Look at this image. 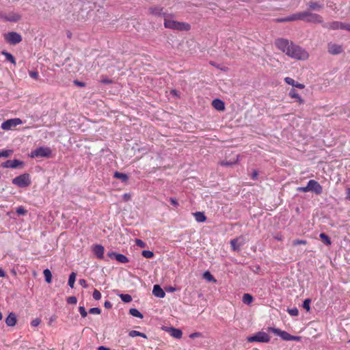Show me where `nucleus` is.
Segmentation results:
<instances>
[{"mask_svg": "<svg viewBox=\"0 0 350 350\" xmlns=\"http://www.w3.org/2000/svg\"><path fill=\"white\" fill-rule=\"evenodd\" d=\"M129 314L135 317H138L140 319L143 318V314L136 308H131L129 310Z\"/></svg>", "mask_w": 350, "mask_h": 350, "instance_id": "35", "label": "nucleus"}, {"mask_svg": "<svg viewBox=\"0 0 350 350\" xmlns=\"http://www.w3.org/2000/svg\"><path fill=\"white\" fill-rule=\"evenodd\" d=\"M297 190L300 192H308L309 191L308 185H307L306 187H299Z\"/></svg>", "mask_w": 350, "mask_h": 350, "instance_id": "54", "label": "nucleus"}, {"mask_svg": "<svg viewBox=\"0 0 350 350\" xmlns=\"http://www.w3.org/2000/svg\"><path fill=\"white\" fill-rule=\"evenodd\" d=\"M40 322H41L40 319L38 318H36L31 321V325L33 327H37L38 325H39L40 324Z\"/></svg>", "mask_w": 350, "mask_h": 350, "instance_id": "49", "label": "nucleus"}, {"mask_svg": "<svg viewBox=\"0 0 350 350\" xmlns=\"http://www.w3.org/2000/svg\"><path fill=\"white\" fill-rule=\"evenodd\" d=\"M284 81L288 84L292 85L293 87L297 88L299 89H304L305 88V85L302 83H299L297 81H295L293 79L286 77L284 78Z\"/></svg>", "mask_w": 350, "mask_h": 350, "instance_id": "20", "label": "nucleus"}, {"mask_svg": "<svg viewBox=\"0 0 350 350\" xmlns=\"http://www.w3.org/2000/svg\"><path fill=\"white\" fill-rule=\"evenodd\" d=\"M67 302L70 304H76L77 302V299L75 296H71L67 298Z\"/></svg>", "mask_w": 350, "mask_h": 350, "instance_id": "48", "label": "nucleus"}, {"mask_svg": "<svg viewBox=\"0 0 350 350\" xmlns=\"http://www.w3.org/2000/svg\"><path fill=\"white\" fill-rule=\"evenodd\" d=\"M5 323L8 326L12 327L14 326L16 323V315L11 312L9 314V315L5 319Z\"/></svg>", "mask_w": 350, "mask_h": 350, "instance_id": "22", "label": "nucleus"}, {"mask_svg": "<svg viewBox=\"0 0 350 350\" xmlns=\"http://www.w3.org/2000/svg\"><path fill=\"white\" fill-rule=\"evenodd\" d=\"M169 201L175 207H178L179 206L178 201L174 198H170Z\"/></svg>", "mask_w": 350, "mask_h": 350, "instance_id": "55", "label": "nucleus"}, {"mask_svg": "<svg viewBox=\"0 0 350 350\" xmlns=\"http://www.w3.org/2000/svg\"><path fill=\"white\" fill-rule=\"evenodd\" d=\"M319 237L325 245H331L332 242L330 238L326 234L322 232L320 234Z\"/></svg>", "mask_w": 350, "mask_h": 350, "instance_id": "33", "label": "nucleus"}, {"mask_svg": "<svg viewBox=\"0 0 350 350\" xmlns=\"http://www.w3.org/2000/svg\"><path fill=\"white\" fill-rule=\"evenodd\" d=\"M304 19V12H297L295 14H293L291 16H288L285 18H278L277 19V21L282 23V22H289V21H303Z\"/></svg>", "mask_w": 350, "mask_h": 350, "instance_id": "13", "label": "nucleus"}, {"mask_svg": "<svg viewBox=\"0 0 350 350\" xmlns=\"http://www.w3.org/2000/svg\"><path fill=\"white\" fill-rule=\"evenodd\" d=\"M52 151L49 147L41 146L31 152L32 158H50Z\"/></svg>", "mask_w": 350, "mask_h": 350, "instance_id": "5", "label": "nucleus"}, {"mask_svg": "<svg viewBox=\"0 0 350 350\" xmlns=\"http://www.w3.org/2000/svg\"><path fill=\"white\" fill-rule=\"evenodd\" d=\"M23 165V162L18 160H7L5 162L1 163V166L4 168H18L22 167Z\"/></svg>", "mask_w": 350, "mask_h": 350, "instance_id": "11", "label": "nucleus"}, {"mask_svg": "<svg viewBox=\"0 0 350 350\" xmlns=\"http://www.w3.org/2000/svg\"><path fill=\"white\" fill-rule=\"evenodd\" d=\"M328 52L332 55H338L343 51L342 46L341 45L329 42L327 44Z\"/></svg>", "mask_w": 350, "mask_h": 350, "instance_id": "16", "label": "nucleus"}, {"mask_svg": "<svg viewBox=\"0 0 350 350\" xmlns=\"http://www.w3.org/2000/svg\"><path fill=\"white\" fill-rule=\"evenodd\" d=\"M309 191H312L317 195H320L323 192V187L315 180H310L308 182Z\"/></svg>", "mask_w": 350, "mask_h": 350, "instance_id": "10", "label": "nucleus"}, {"mask_svg": "<svg viewBox=\"0 0 350 350\" xmlns=\"http://www.w3.org/2000/svg\"><path fill=\"white\" fill-rule=\"evenodd\" d=\"M149 12L155 16H163L164 18L167 15V14L163 11V8L160 6H152L149 8Z\"/></svg>", "mask_w": 350, "mask_h": 350, "instance_id": "17", "label": "nucleus"}, {"mask_svg": "<svg viewBox=\"0 0 350 350\" xmlns=\"http://www.w3.org/2000/svg\"><path fill=\"white\" fill-rule=\"evenodd\" d=\"M152 293L154 296L159 297V298H163L165 295L164 291L158 284H155L153 286Z\"/></svg>", "mask_w": 350, "mask_h": 350, "instance_id": "21", "label": "nucleus"}, {"mask_svg": "<svg viewBox=\"0 0 350 350\" xmlns=\"http://www.w3.org/2000/svg\"><path fill=\"white\" fill-rule=\"evenodd\" d=\"M292 244L293 246H296L298 245H306L307 241H306V240H304V239H295L293 241Z\"/></svg>", "mask_w": 350, "mask_h": 350, "instance_id": "40", "label": "nucleus"}, {"mask_svg": "<svg viewBox=\"0 0 350 350\" xmlns=\"http://www.w3.org/2000/svg\"><path fill=\"white\" fill-rule=\"evenodd\" d=\"M114 177L120 179L122 183H125L129 180V176L127 174L119 172H116L114 173Z\"/></svg>", "mask_w": 350, "mask_h": 350, "instance_id": "29", "label": "nucleus"}, {"mask_svg": "<svg viewBox=\"0 0 350 350\" xmlns=\"http://www.w3.org/2000/svg\"><path fill=\"white\" fill-rule=\"evenodd\" d=\"M123 199L125 200V201H128L131 199V195L129 193H124L123 195Z\"/></svg>", "mask_w": 350, "mask_h": 350, "instance_id": "62", "label": "nucleus"}, {"mask_svg": "<svg viewBox=\"0 0 350 350\" xmlns=\"http://www.w3.org/2000/svg\"><path fill=\"white\" fill-rule=\"evenodd\" d=\"M204 277L208 281H214L215 282V280L214 277L208 272L206 271L204 274Z\"/></svg>", "mask_w": 350, "mask_h": 350, "instance_id": "47", "label": "nucleus"}, {"mask_svg": "<svg viewBox=\"0 0 350 350\" xmlns=\"http://www.w3.org/2000/svg\"><path fill=\"white\" fill-rule=\"evenodd\" d=\"M193 215L194 216L196 220L198 222H204L206 219V217L205 216L203 212H196L193 213Z\"/></svg>", "mask_w": 350, "mask_h": 350, "instance_id": "27", "label": "nucleus"}, {"mask_svg": "<svg viewBox=\"0 0 350 350\" xmlns=\"http://www.w3.org/2000/svg\"><path fill=\"white\" fill-rule=\"evenodd\" d=\"M275 46L288 57L296 60H306L308 53L301 46L285 38H278L275 41Z\"/></svg>", "mask_w": 350, "mask_h": 350, "instance_id": "1", "label": "nucleus"}, {"mask_svg": "<svg viewBox=\"0 0 350 350\" xmlns=\"http://www.w3.org/2000/svg\"><path fill=\"white\" fill-rule=\"evenodd\" d=\"M76 280V273L75 272H72L68 278V286L72 288L74 287V284Z\"/></svg>", "mask_w": 350, "mask_h": 350, "instance_id": "34", "label": "nucleus"}, {"mask_svg": "<svg viewBox=\"0 0 350 350\" xmlns=\"http://www.w3.org/2000/svg\"><path fill=\"white\" fill-rule=\"evenodd\" d=\"M165 330L169 332V334H170L171 336H172L176 339L181 338V337L183 336V332L180 329H177V328L171 327L166 329Z\"/></svg>", "mask_w": 350, "mask_h": 350, "instance_id": "19", "label": "nucleus"}, {"mask_svg": "<svg viewBox=\"0 0 350 350\" xmlns=\"http://www.w3.org/2000/svg\"><path fill=\"white\" fill-rule=\"evenodd\" d=\"M23 122L20 118H12L3 122L1 124V128L3 130L8 131L21 124Z\"/></svg>", "mask_w": 350, "mask_h": 350, "instance_id": "9", "label": "nucleus"}, {"mask_svg": "<svg viewBox=\"0 0 350 350\" xmlns=\"http://www.w3.org/2000/svg\"><path fill=\"white\" fill-rule=\"evenodd\" d=\"M142 254L146 258H151L154 256V253L150 250H143Z\"/></svg>", "mask_w": 350, "mask_h": 350, "instance_id": "39", "label": "nucleus"}, {"mask_svg": "<svg viewBox=\"0 0 350 350\" xmlns=\"http://www.w3.org/2000/svg\"><path fill=\"white\" fill-rule=\"evenodd\" d=\"M202 334L201 332H194L189 335V338L191 339H194L196 338L202 337Z\"/></svg>", "mask_w": 350, "mask_h": 350, "instance_id": "52", "label": "nucleus"}, {"mask_svg": "<svg viewBox=\"0 0 350 350\" xmlns=\"http://www.w3.org/2000/svg\"><path fill=\"white\" fill-rule=\"evenodd\" d=\"M274 239L278 240V241H282L283 239V236L281 233H278L276 234L275 236H274Z\"/></svg>", "mask_w": 350, "mask_h": 350, "instance_id": "58", "label": "nucleus"}, {"mask_svg": "<svg viewBox=\"0 0 350 350\" xmlns=\"http://www.w3.org/2000/svg\"><path fill=\"white\" fill-rule=\"evenodd\" d=\"M308 9L310 10L319 11L323 8V4H320L318 2L310 1L308 3Z\"/></svg>", "mask_w": 350, "mask_h": 350, "instance_id": "25", "label": "nucleus"}, {"mask_svg": "<svg viewBox=\"0 0 350 350\" xmlns=\"http://www.w3.org/2000/svg\"><path fill=\"white\" fill-rule=\"evenodd\" d=\"M213 106L215 109L219 111H223L225 109L224 103L218 98L214 99L212 103Z\"/></svg>", "mask_w": 350, "mask_h": 350, "instance_id": "24", "label": "nucleus"}, {"mask_svg": "<svg viewBox=\"0 0 350 350\" xmlns=\"http://www.w3.org/2000/svg\"><path fill=\"white\" fill-rule=\"evenodd\" d=\"M92 297L95 300H99L101 298V293L98 290L94 289Z\"/></svg>", "mask_w": 350, "mask_h": 350, "instance_id": "44", "label": "nucleus"}, {"mask_svg": "<svg viewBox=\"0 0 350 350\" xmlns=\"http://www.w3.org/2000/svg\"><path fill=\"white\" fill-rule=\"evenodd\" d=\"M244 243L245 240L243 237H239L230 241L231 247L233 251H239Z\"/></svg>", "mask_w": 350, "mask_h": 350, "instance_id": "15", "label": "nucleus"}, {"mask_svg": "<svg viewBox=\"0 0 350 350\" xmlns=\"http://www.w3.org/2000/svg\"><path fill=\"white\" fill-rule=\"evenodd\" d=\"M16 213L18 215H24L27 213V210L25 209L23 206H18L16 209Z\"/></svg>", "mask_w": 350, "mask_h": 350, "instance_id": "42", "label": "nucleus"}, {"mask_svg": "<svg viewBox=\"0 0 350 350\" xmlns=\"http://www.w3.org/2000/svg\"><path fill=\"white\" fill-rule=\"evenodd\" d=\"M107 256L111 259H116L120 263L125 264L129 262V259L125 255L115 252H108Z\"/></svg>", "mask_w": 350, "mask_h": 350, "instance_id": "12", "label": "nucleus"}, {"mask_svg": "<svg viewBox=\"0 0 350 350\" xmlns=\"http://www.w3.org/2000/svg\"><path fill=\"white\" fill-rule=\"evenodd\" d=\"M288 95L291 98H295L297 102H298L300 105L304 103V100L299 96V94L297 92V91L294 88H292L290 90Z\"/></svg>", "mask_w": 350, "mask_h": 350, "instance_id": "23", "label": "nucleus"}, {"mask_svg": "<svg viewBox=\"0 0 350 350\" xmlns=\"http://www.w3.org/2000/svg\"><path fill=\"white\" fill-rule=\"evenodd\" d=\"M89 313L93 314H100L101 310L99 308H92L89 310Z\"/></svg>", "mask_w": 350, "mask_h": 350, "instance_id": "46", "label": "nucleus"}, {"mask_svg": "<svg viewBox=\"0 0 350 350\" xmlns=\"http://www.w3.org/2000/svg\"><path fill=\"white\" fill-rule=\"evenodd\" d=\"M258 174V172L256 170H254L252 174V178L253 180H256L257 178Z\"/></svg>", "mask_w": 350, "mask_h": 350, "instance_id": "60", "label": "nucleus"}, {"mask_svg": "<svg viewBox=\"0 0 350 350\" xmlns=\"http://www.w3.org/2000/svg\"><path fill=\"white\" fill-rule=\"evenodd\" d=\"M268 331L279 336L284 340L290 341L291 334L285 331L275 327H269Z\"/></svg>", "mask_w": 350, "mask_h": 350, "instance_id": "14", "label": "nucleus"}, {"mask_svg": "<svg viewBox=\"0 0 350 350\" xmlns=\"http://www.w3.org/2000/svg\"><path fill=\"white\" fill-rule=\"evenodd\" d=\"M4 39L7 43L12 45H16L22 41L21 36L14 31L5 33Z\"/></svg>", "mask_w": 350, "mask_h": 350, "instance_id": "7", "label": "nucleus"}, {"mask_svg": "<svg viewBox=\"0 0 350 350\" xmlns=\"http://www.w3.org/2000/svg\"><path fill=\"white\" fill-rule=\"evenodd\" d=\"M43 274L45 278V281L48 284L51 283L52 282V273H51V271L48 269H46L44 270Z\"/></svg>", "mask_w": 350, "mask_h": 350, "instance_id": "31", "label": "nucleus"}, {"mask_svg": "<svg viewBox=\"0 0 350 350\" xmlns=\"http://www.w3.org/2000/svg\"><path fill=\"white\" fill-rule=\"evenodd\" d=\"M323 27L331 30L342 29L350 31V24L340 21H332L323 24Z\"/></svg>", "mask_w": 350, "mask_h": 350, "instance_id": "4", "label": "nucleus"}, {"mask_svg": "<svg viewBox=\"0 0 350 350\" xmlns=\"http://www.w3.org/2000/svg\"><path fill=\"white\" fill-rule=\"evenodd\" d=\"M1 54L5 56L6 61L11 62L14 66L16 64L15 58L11 53L5 51H1Z\"/></svg>", "mask_w": 350, "mask_h": 350, "instance_id": "28", "label": "nucleus"}, {"mask_svg": "<svg viewBox=\"0 0 350 350\" xmlns=\"http://www.w3.org/2000/svg\"><path fill=\"white\" fill-rule=\"evenodd\" d=\"M98 350H110V349L104 346H100L98 347Z\"/></svg>", "mask_w": 350, "mask_h": 350, "instance_id": "64", "label": "nucleus"}, {"mask_svg": "<svg viewBox=\"0 0 350 350\" xmlns=\"http://www.w3.org/2000/svg\"><path fill=\"white\" fill-rule=\"evenodd\" d=\"M12 153V150H3L0 151V157H8Z\"/></svg>", "mask_w": 350, "mask_h": 350, "instance_id": "37", "label": "nucleus"}, {"mask_svg": "<svg viewBox=\"0 0 350 350\" xmlns=\"http://www.w3.org/2000/svg\"><path fill=\"white\" fill-rule=\"evenodd\" d=\"M135 243L137 246L140 247H146V243L141 239H135Z\"/></svg>", "mask_w": 350, "mask_h": 350, "instance_id": "51", "label": "nucleus"}, {"mask_svg": "<svg viewBox=\"0 0 350 350\" xmlns=\"http://www.w3.org/2000/svg\"><path fill=\"white\" fill-rule=\"evenodd\" d=\"M303 21L307 23H319L321 24L322 25L323 23H325L323 22V18L321 15L312 13L310 11L304 12Z\"/></svg>", "mask_w": 350, "mask_h": 350, "instance_id": "6", "label": "nucleus"}, {"mask_svg": "<svg viewBox=\"0 0 350 350\" xmlns=\"http://www.w3.org/2000/svg\"><path fill=\"white\" fill-rule=\"evenodd\" d=\"M346 199L350 200V187L347 189Z\"/></svg>", "mask_w": 350, "mask_h": 350, "instance_id": "63", "label": "nucleus"}, {"mask_svg": "<svg viewBox=\"0 0 350 350\" xmlns=\"http://www.w3.org/2000/svg\"><path fill=\"white\" fill-rule=\"evenodd\" d=\"M79 312L80 313V314L81 315V317L83 318H85L87 317L88 315V312L87 311L85 310V308L84 306H79Z\"/></svg>", "mask_w": 350, "mask_h": 350, "instance_id": "45", "label": "nucleus"}, {"mask_svg": "<svg viewBox=\"0 0 350 350\" xmlns=\"http://www.w3.org/2000/svg\"><path fill=\"white\" fill-rule=\"evenodd\" d=\"M238 161V159H237L235 161H222L221 163H220V165H223V166H230V165H232L235 163H237Z\"/></svg>", "mask_w": 350, "mask_h": 350, "instance_id": "43", "label": "nucleus"}, {"mask_svg": "<svg viewBox=\"0 0 350 350\" xmlns=\"http://www.w3.org/2000/svg\"><path fill=\"white\" fill-rule=\"evenodd\" d=\"M21 16L20 14L16 13H11L8 16L5 17V21L10 22H17L21 19Z\"/></svg>", "mask_w": 350, "mask_h": 350, "instance_id": "26", "label": "nucleus"}, {"mask_svg": "<svg viewBox=\"0 0 350 350\" xmlns=\"http://www.w3.org/2000/svg\"><path fill=\"white\" fill-rule=\"evenodd\" d=\"M254 300L253 297L249 293H245L242 298L243 304L250 305Z\"/></svg>", "mask_w": 350, "mask_h": 350, "instance_id": "30", "label": "nucleus"}, {"mask_svg": "<svg viewBox=\"0 0 350 350\" xmlns=\"http://www.w3.org/2000/svg\"><path fill=\"white\" fill-rule=\"evenodd\" d=\"M92 252L98 259H103L105 248L103 245L96 244L92 246Z\"/></svg>", "mask_w": 350, "mask_h": 350, "instance_id": "18", "label": "nucleus"}, {"mask_svg": "<svg viewBox=\"0 0 350 350\" xmlns=\"http://www.w3.org/2000/svg\"><path fill=\"white\" fill-rule=\"evenodd\" d=\"M104 306L106 308L109 309L112 307V304L109 301H105L104 303Z\"/></svg>", "mask_w": 350, "mask_h": 350, "instance_id": "59", "label": "nucleus"}, {"mask_svg": "<svg viewBox=\"0 0 350 350\" xmlns=\"http://www.w3.org/2000/svg\"><path fill=\"white\" fill-rule=\"evenodd\" d=\"M287 312L290 315L293 317H297L299 314V310L295 307L293 308H288Z\"/></svg>", "mask_w": 350, "mask_h": 350, "instance_id": "38", "label": "nucleus"}, {"mask_svg": "<svg viewBox=\"0 0 350 350\" xmlns=\"http://www.w3.org/2000/svg\"><path fill=\"white\" fill-rule=\"evenodd\" d=\"M100 82L103 84H111L113 83L112 80L108 79L107 77H103L100 80Z\"/></svg>", "mask_w": 350, "mask_h": 350, "instance_id": "53", "label": "nucleus"}, {"mask_svg": "<svg viewBox=\"0 0 350 350\" xmlns=\"http://www.w3.org/2000/svg\"><path fill=\"white\" fill-rule=\"evenodd\" d=\"M12 183L19 187L23 188L29 186L31 183L30 175L28 173L21 174L14 179Z\"/></svg>", "mask_w": 350, "mask_h": 350, "instance_id": "3", "label": "nucleus"}, {"mask_svg": "<svg viewBox=\"0 0 350 350\" xmlns=\"http://www.w3.org/2000/svg\"><path fill=\"white\" fill-rule=\"evenodd\" d=\"M79 283L80 285H81L84 288H87V286H88L87 282H86L85 280H84V279H80L79 280Z\"/></svg>", "mask_w": 350, "mask_h": 350, "instance_id": "56", "label": "nucleus"}, {"mask_svg": "<svg viewBox=\"0 0 350 350\" xmlns=\"http://www.w3.org/2000/svg\"><path fill=\"white\" fill-rule=\"evenodd\" d=\"M301 339L300 336L291 335L290 341H299Z\"/></svg>", "mask_w": 350, "mask_h": 350, "instance_id": "57", "label": "nucleus"}, {"mask_svg": "<svg viewBox=\"0 0 350 350\" xmlns=\"http://www.w3.org/2000/svg\"><path fill=\"white\" fill-rule=\"evenodd\" d=\"M310 303H311V300L310 299H306L304 301V303H303V308L304 309H306L307 311H309L310 310Z\"/></svg>", "mask_w": 350, "mask_h": 350, "instance_id": "41", "label": "nucleus"}, {"mask_svg": "<svg viewBox=\"0 0 350 350\" xmlns=\"http://www.w3.org/2000/svg\"><path fill=\"white\" fill-rule=\"evenodd\" d=\"M269 340L270 336L264 332H258L255 335L247 338V341L250 342H268Z\"/></svg>", "mask_w": 350, "mask_h": 350, "instance_id": "8", "label": "nucleus"}, {"mask_svg": "<svg viewBox=\"0 0 350 350\" xmlns=\"http://www.w3.org/2000/svg\"><path fill=\"white\" fill-rule=\"evenodd\" d=\"M172 18V14H167L164 18L163 25L165 28L178 31H189L191 29V25L189 23L174 21Z\"/></svg>", "mask_w": 350, "mask_h": 350, "instance_id": "2", "label": "nucleus"}, {"mask_svg": "<svg viewBox=\"0 0 350 350\" xmlns=\"http://www.w3.org/2000/svg\"><path fill=\"white\" fill-rule=\"evenodd\" d=\"M120 297L124 303H129L132 301V297L129 294H120Z\"/></svg>", "mask_w": 350, "mask_h": 350, "instance_id": "36", "label": "nucleus"}, {"mask_svg": "<svg viewBox=\"0 0 350 350\" xmlns=\"http://www.w3.org/2000/svg\"><path fill=\"white\" fill-rule=\"evenodd\" d=\"M29 75L32 79H38L39 77L38 72L37 71H29Z\"/></svg>", "mask_w": 350, "mask_h": 350, "instance_id": "50", "label": "nucleus"}, {"mask_svg": "<svg viewBox=\"0 0 350 350\" xmlns=\"http://www.w3.org/2000/svg\"><path fill=\"white\" fill-rule=\"evenodd\" d=\"M74 83L76 84L77 85L79 86V87H84L85 86V83L83 82H81V81H77V80H75L74 81Z\"/></svg>", "mask_w": 350, "mask_h": 350, "instance_id": "61", "label": "nucleus"}, {"mask_svg": "<svg viewBox=\"0 0 350 350\" xmlns=\"http://www.w3.org/2000/svg\"><path fill=\"white\" fill-rule=\"evenodd\" d=\"M129 336H131V337H133V338L135 337V336H140V337H142L144 338H147L146 335L144 333L139 332L136 331V330L130 331L129 333Z\"/></svg>", "mask_w": 350, "mask_h": 350, "instance_id": "32", "label": "nucleus"}]
</instances>
